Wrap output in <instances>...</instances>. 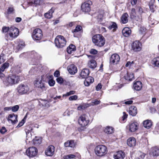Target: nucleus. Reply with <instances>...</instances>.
Wrapping results in <instances>:
<instances>
[{
  "instance_id": "1",
  "label": "nucleus",
  "mask_w": 159,
  "mask_h": 159,
  "mask_svg": "<svg viewBox=\"0 0 159 159\" xmlns=\"http://www.w3.org/2000/svg\"><path fill=\"white\" fill-rule=\"evenodd\" d=\"M145 12L141 6H136L135 8L131 9L130 14V18L134 21L141 22L142 20V15Z\"/></svg>"
},
{
  "instance_id": "2",
  "label": "nucleus",
  "mask_w": 159,
  "mask_h": 159,
  "mask_svg": "<svg viewBox=\"0 0 159 159\" xmlns=\"http://www.w3.org/2000/svg\"><path fill=\"white\" fill-rule=\"evenodd\" d=\"M86 114L81 115L78 119V123L81 126L78 128V130L79 132H82L86 129V126H88L90 124V120L86 118Z\"/></svg>"
},
{
  "instance_id": "3",
  "label": "nucleus",
  "mask_w": 159,
  "mask_h": 159,
  "mask_svg": "<svg viewBox=\"0 0 159 159\" xmlns=\"http://www.w3.org/2000/svg\"><path fill=\"white\" fill-rule=\"evenodd\" d=\"M92 41L94 44L99 47L103 46L105 43V39L101 34H96L92 38Z\"/></svg>"
},
{
  "instance_id": "4",
  "label": "nucleus",
  "mask_w": 159,
  "mask_h": 159,
  "mask_svg": "<svg viewBox=\"0 0 159 159\" xmlns=\"http://www.w3.org/2000/svg\"><path fill=\"white\" fill-rule=\"evenodd\" d=\"M94 150L96 154L98 156L100 157L104 156L108 152L107 147L103 145L97 146L95 147Z\"/></svg>"
},
{
  "instance_id": "5",
  "label": "nucleus",
  "mask_w": 159,
  "mask_h": 159,
  "mask_svg": "<svg viewBox=\"0 0 159 159\" xmlns=\"http://www.w3.org/2000/svg\"><path fill=\"white\" fill-rule=\"evenodd\" d=\"M54 42L56 47L57 48H62L65 46L66 41L64 36L59 35L56 37Z\"/></svg>"
},
{
  "instance_id": "6",
  "label": "nucleus",
  "mask_w": 159,
  "mask_h": 159,
  "mask_svg": "<svg viewBox=\"0 0 159 159\" xmlns=\"http://www.w3.org/2000/svg\"><path fill=\"white\" fill-rule=\"evenodd\" d=\"M32 37L35 41H39L43 38V34L42 30L39 28L35 29L33 31Z\"/></svg>"
},
{
  "instance_id": "7",
  "label": "nucleus",
  "mask_w": 159,
  "mask_h": 159,
  "mask_svg": "<svg viewBox=\"0 0 159 159\" xmlns=\"http://www.w3.org/2000/svg\"><path fill=\"white\" fill-rule=\"evenodd\" d=\"M16 90L19 95H22L28 93L29 88L27 85L21 84L18 86Z\"/></svg>"
},
{
  "instance_id": "8",
  "label": "nucleus",
  "mask_w": 159,
  "mask_h": 159,
  "mask_svg": "<svg viewBox=\"0 0 159 159\" xmlns=\"http://www.w3.org/2000/svg\"><path fill=\"white\" fill-rule=\"evenodd\" d=\"M20 80V78L18 76L14 75H9L6 79L7 84L10 85L18 83Z\"/></svg>"
},
{
  "instance_id": "9",
  "label": "nucleus",
  "mask_w": 159,
  "mask_h": 159,
  "mask_svg": "<svg viewBox=\"0 0 159 159\" xmlns=\"http://www.w3.org/2000/svg\"><path fill=\"white\" fill-rule=\"evenodd\" d=\"M38 153V149L34 147L28 148L25 152L26 155L30 158H33L35 157Z\"/></svg>"
},
{
  "instance_id": "10",
  "label": "nucleus",
  "mask_w": 159,
  "mask_h": 159,
  "mask_svg": "<svg viewBox=\"0 0 159 159\" xmlns=\"http://www.w3.org/2000/svg\"><path fill=\"white\" fill-rule=\"evenodd\" d=\"M92 4V2L90 0L85 2L81 4V10L83 12H89L90 11L91 6Z\"/></svg>"
},
{
  "instance_id": "11",
  "label": "nucleus",
  "mask_w": 159,
  "mask_h": 159,
  "mask_svg": "<svg viewBox=\"0 0 159 159\" xmlns=\"http://www.w3.org/2000/svg\"><path fill=\"white\" fill-rule=\"evenodd\" d=\"M19 33V30L17 28L13 26L10 28V30L8 35L12 39L16 38L18 36Z\"/></svg>"
},
{
  "instance_id": "12",
  "label": "nucleus",
  "mask_w": 159,
  "mask_h": 159,
  "mask_svg": "<svg viewBox=\"0 0 159 159\" xmlns=\"http://www.w3.org/2000/svg\"><path fill=\"white\" fill-rule=\"evenodd\" d=\"M131 48L133 51L138 52L140 51L142 48V44L139 41H134L131 45Z\"/></svg>"
},
{
  "instance_id": "13",
  "label": "nucleus",
  "mask_w": 159,
  "mask_h": 159,
  "mask_svg": "<svg viewBox=\"0 0 159 159\" xmlns=\"http://www.w3.org/2000/svg\"><path fill=\"white\" fill-rule=\"evenodd\" d=\"M139 125V123L136 121L130 123L129 125V129L131 132H134L138 130Z\"/></svg>"
},
{
  "instance_id": "14",
  "label": "nucleus",
  "mask_w": 159,
  "mask_h": 159,
  "mask_svg": "<svg viewBox=\"0 0 159 159\" xmlns=\"http://www.w3.org/2000/svg\"><path fill=\"white\" fill-rule=\"evenodd\" d=\"M120 57L117 53L112 54L110 59V63L111 64L115 65L118 63L120 61Z\"/></svg>"
},
{
  "instance_id": "15",
  "label": "nucleus",
  "mask_w": 159,
  "mask_h": 159,
  "mask_svg": "<svg viewBox=\"0 0 159 159\" xmlns=\"http://www.w3.org/2000/svg\"><path fill=\"white\" fill-rule=\"evenodd\" d=\"M55 147L51 145L46 148L45 151V154L47 156L52 157L54 153Z\"/></svg>"
},
{
  "instance_id": "16",
  "label": "nucleus",
  "mask_w": 159,
  "mask_h": 159,
  "mask_svg": "<svg viewBox=\"0 0 159 159\" xmlns=\"http://www.w3.org/2000/svg\"><path fill=\"white\" fill-rule=\"evenodd\" d=\"M18 116L14 113H11L8 115L7 120L8 121H10L13 125L15 124L18 121L17 118Z\"/></svg>"
},
{
  "instance_id": "17",
  "label": "nucleus",
  "mask_w": 159,
  "mask_h": 159,
  "mask_svg": "<svg viewBox=\"0 0 159 159\" xmlns=\"http://www.w3.org/2000/svg\"><path fill=\"white\" fill-rule=\"evenodd\" d=\"M125 157V153L122 150L117 151L113 155L114 159H124Z\"/></svg>"
},
{
  "instance_id": "18",
  "label": "nucleus",
  "mask_w": 159,
  "mask_h": 159,
  "mask_svg": "<svg viewBox=\"0 0 159 159\" xmlns=\"http://www.w3.org/2000/svg\"><path fill=\"white\" fill-rule=\"evenodd\" d=\"M124 79L126 80V83H129L134 79V74L132 73L127 72V74L123 77Z\"/></svg>"
},
{
  "instance_id": "19",
  "label": "nucleus",
  "mask_w": 159,
  "mask_h": 159,
  "mask_svg": "<svg viewBox=\"0 0 159 159\" xmlns=\"http://www.w3.org/2000/svg\"><path fill=\"white\" fill-rule=\"evenodd\" d=\"M13 61V58H10L5 62L3 63L1 67V70L2 72H3L6 69H7L10 66L9 63L12 62Z\"/></svg>"
},
{
  "instance_id": "20",
  "label": "nucleus",
  "mask_w": 159,
  "mask_h": 159,
  "mask_svg": "<svg viewBox=\"0 0 159 159\" xmlns=\"http://www.w3.org/2000/svg\"><path fill=\"white\" fill-rule=\"evenodd\" d=\"M89 69L87 68L83 69L80 72L79 77L81 79L86 78L89 75Z\"/></svg>"
},
{
  "instance_id": "21",
  "label": "nucleus",
  "mask_w": 159,
  "mask_h": 159,
  "mask_svg": "<svg viewBox=\"0 0 159 159\" xmlns=\"http://www.w3.org/2000/svg\"><path fill=\"white\" fill-rule=\"evenodd\" d=\"M128 112L129 115L135 116L138 112L137 108L134 106H131L129 108Z\"/></svg>"
},
{
  "instance_id": "22",
  "label": "nucleus",
  "mask_w": 159,
  "mask_h": 159,
  "mask_svg": "<svg viewBox=\"0 0 159 159\" xmlns=\"http://www.w3.org/2000/svg\"><path fill=\"white\" fill-rule=\"evenodd\" d=\"M83 30L82 26L79 25H77L75 26V28L71 30V32L73 34L74 37H75V35L76 33H83Z\"/></svg>"
},
{
  "instance_id": "23",
  "label": "nucleus",
  "mask_w": 159,
  "mask_h": 159,
  "mask_svg": "<svg viewBox=\"0 0 159 159\" xmlns=\"http://www.w3.org/2000/svg\"><path fill=\"white\" fill-rule=\"evenodd\" d=\"M127 143L130 147H134L136 144V139L134 137H130L127 139Z\"/></svg>"
},
{
  "instance_id": "24",
  "label": "nucleus",
  "mask_w": 159,
  "mask_h": 159,
  "mask_svg": "<svg viewBox=\"0 0 159 159\" xmlns=\"http://www.w3.org/2000/svg\"><path fill=\"white\" fill-rule=\"evenodd\" d=\"M68 70L69 73L71 75H74L77 71L76 67L73 64H71L68 67Z\"/></svg>"
},
{
  "instance_id": "25",
  "label": "nucleus",
  "mask_w": 159,
  "mask_h": 159,
  "mask_svg": "<svg viewBox=\"0 0 159 159\" xmlns=\"http://www.w3.org/2000/svg\"><path fill=\"white\" fill-rule=\"evenodd\" d=\"M129 15L127 12L123 13L120 17V22L121 24H125L128 21Z\"/></svg>"
},
{
  "instance_id": "26",
  "label": "nucleus",
  "mask_w": 159,
  "mask_h": 159,
  "mask_svg": "<svg viewBox=\"0 0 159 159\" xmlns=\"http://www.w3.org/2000/svg\"><path fill=\"white\" fill-rule=\"evenodd\" d=\"M133 87L135 90H140L142 88V84L140 81L135 80L134 83Z\"/></svg>"
},
{
  "instance_id": "27",
  "label": "nucleus",
  "mask_w": 159,
  "mask_h": 159,
  "mask_svg": "<svg viewBox=\"0 0 159 159\" xmlns=\"http://www.w3.org/2000/svg\"><path fill=\"white\" fill-rule=\"evenodd\" d=\"M150 154L153 157L159 156V148L157 146L152 148Z\"/></svg>"
},
{
  "instance_id": "28",
  "label": "nucleus",
  "mask_w": 159,
  "mask_h": 159,
  "mask_svg": "<svg viewBox=\"0 0 159 159\" xmlns=\"http://www.w3.org/2000/svg\"><path fill=\"white\" fill-rule=\"evenodd\" d=\"M131 33V29L129 27H125L122 30V34L125 37H128L130 36Z\"/></svg>"
},
{
  "instance_id": "29",
  "label": "nucleus",
  "mask_w": 159,
  "mask_h": 159,
  "mask_svg": "<svg viewBox=\"0 0 159 159\" xmlns=\"http://www.w3.org/2000/svg\"><path fill=\"white\" fill-rule=\"evenodd\" d=\"M34 127V125L32 123L27 124L25 126V129L26 134H27L31 132Z\"/></svg>"
},
{
  "instance_id": "30",
  "label": "nucleus",
  "mask_w": 159,
  "mask_h": 159,
  "mask_svg": "<svg viewBox=\"0 0 159 159\" xmlns=\"http://www.w3.org/2000/svg\"><path fill=\"white\" fill-rule=\"evenodd\" d=\"M76 50V47L73 44H70L66 49V51L69 54L73 53Z\"/></svg>"
},
{
  "instance_id": "31",
  "label": "nucleus",
  "mask_w": 159,
  "mask_h": 159,
  "mask_svg": "<svg viewBox=\"0 0 159 159\" xmlns=\"http://www.w3.org/2000/svg\"><path fill=\"white\" fill-rule=\"evenodd\" d=\"M35 85L36 87L41 89L42 90L46 89L44 84L42 82L41 80L39 81V80H36L35 84Z\"/></svg>"
},
{
  "instance_id": "32",
  "label": "nucleus",
  "mask_w": 159,
  "mask_h": 159,
  "mask_svg": "<svg viewBox=\"0 0 159 159\" xmlns=\"http://www.w3.org/2000/svg\"><path fill=\"white\" fill-rule=\"evenodd\" d=\"M154 0H151L149 2V6L150 11L152 12L155 11L157 6L154 5Z\"/></svg>"
},
{
  "instance_id": "33",
  "label": "nucleus",
  "mask_w": 159,
  "mask_h": 159,
  "mask_svg": "<svg viewBox=\"0 0 159 159\" xmlns=\"http://www.w3.org/2000/svg\"><path fill=\"white\" fill-rule=\"evenodd\" d=\"M64 145L66 147H70L73 148L75 146V140H68L65 143Z\"/></svg>"
},
{
  "instance_id": "34",
  "label": "nucleus",
  "mask_w": 159,
  "mask_h": 159,
  "mask_svg": "<svg viewBox=\"0 0 159 159\" xmlns=\"http://www.w3.org/2000/svg\"><path fill=\"white\" fill-rule=\"evenodd\" d=\"M33 141L34 144L36 146H37L42 143V138L41 137L36 136L33 139Z\"/></svg>"
},
{
  "instance_id": "35",
  "label": "nucleus",
  "mask_w": 159,
  "mask_h": 159,
  "mask_svg": "<svg viewBox=\"0 0 159 159\" xmlns=\"http://www.w3.org/2000/svg\"><path fill=\"white\" fill-rule=\"evenodd\" d=\"M111 24L108 27V29L109 30H112V31L113 32H115L118 29V26L116 23L114 22H111Z\"/></svg>"
},
{
  "instance_id": "36",
  "label": "nucleus",
  "mask_w": 159,
  "mask_h": 159,
  "mask_svg": "<svg viewBox=\"0 0 159 159\" xmlns=\"http://www.w3.org/2000/svg\"><path fill=\"white\" fill-rule=\"evenodd\" d=\"M88 65L90 68L94 69L97 66V64L95 60L91 59L89 61Z\"/></svg>"
},
{
  "instance_id": "37",
  "label": "nucleus",
  "mask_w": 159,
  "mask_h": 159,
  "mask_svg": "<svg viewBox=\"0 0 159 159\" xmlns=\"http://www.w3.org/2000/svg\"><path fill=\"white\" fill-rule=\"evenodd\" d=\"M54 12V10L52 7L47 13H45L44 16L47 19H51L52 17V13Z\"/></svg>"
},
{
  "instance_id": "38",
  "label": "nucleus",
  "mask_w": 159,
  "mask_h": 159,
  "mask_svg": "<svg viewBox=\"0 0 159 159\" xmlns=\"http://www.w3.org/2000/svg\"><path fill=\"white\" fill-rule=\"evenodd\" d=\"M143 125L145 128L149 129L151 128L152 125V122L150 120H147L143 122Z\"/></svg>"
},
{
  "instance_id": "39",
  "label": "nucleus",
  "mask_w": 159,
  "mask_h": 159,
  "mask_svg": "<svg viewBox=\"0 0 159 159\" xmlns=\"http://www.w3.org/2000/svg\"><path fill=\"white\" fill-rule=\"evenodd\" d=\"M123 116L119 119V121L121 123H123L125 122L127 118L128 115L125 112H123Z\"/></svg>"
},
{
  "instance_id": "40",
  "label": "nucleus",
  "mask_w": 159,
  "mask_h": 159,
  "mask_svg": "<svg viewBox=\"0 0 159 159\" xmlns=\"http://www.w3.org/2000/svg\"><path fill=\"white\" fill-rule=\"evenodd\" d=\"M104 132L107 134H111L113 133L114 129L112 127L107 126L104 130Z\"/></svg>"
},
{
  "instance_id": "41",
  "label": "nucleus",
  "mask_w": 159,
  "mask_h": 159,
  "mask_svg": "<svg viewBox=\"0 0 159 159\" xmlns=\"http://www.w3.org/2000/svg\"><path fill=\"white\" fill-rule=\"evenodd\" d=\"M40 0H30L29 3L31 5H33L36 7L37 5H40Z\"/></svg>"
},
{
  "instance_id": "42",
  "label": "nucleus",
  "mask_w": 159,
  "mask_h": 159,
  "mask_svg": "<svg viewBox=\"0 0 159 159\" xmlns=\"http://www.w3.org/2000/svg\"><path fill=\"white\" fill-rule=\"evenodd\" d=\"M152 64L155 66L159 67V57L154 58L152 61Z\"/></svg>"
},
{
  "instance_id": "43",
  "label": "nucleus",
  "mask_w": 159,
  "mask_h": 159,
  "mask_svg": "<svg viewBox=\"0 0 159 159\" xmlns=\"http://www.w3.org/2000/svg\"><path fill=\"white\" fill-rule=\"evenodd\" d=\"M137 155H138L137 159H143L145 156V154L139 151L138 152Z\"/></svg>"
},
{
  "instance_id": "44",
  "label": "nucleus",
  "mask_w": 159,
  "mask_h": 159,
  "mask_svg": "<svg viewBox=\"0 0 159 159\" xmlns=\"http://www.w3.org/2000/svg\"><path fill=\"white\" fill-rule=\"evenodd\" d=\"M76 156L75 155L70 154L67 155H65L63 157V159H71L75 158Z\"/></svg>"
},
{
  "instance_id": "45",
  "label": "nucleus",
  "mask_w": 159,
  "mask_h": 159,
  "mask_svg": "<svg viewBox=\"0 0 159 159\" xmlns=\"http://www.w3.org/2000/svg\"><path fill=\"white\" fill-rule=\"evenodd\" d=\"M10 30V28L9 27H6L4 26L2 28V32L3 33H8V34L9 33Z\"/></svg>"
},
{
  "instance_id": "46",
  "label": "nucleus",
  "mask_w": 159,
  "mask_h": 159,
  "mask_svg": "<svg viewBox=\"0 0 159 159\" xmlns=\"http://www.w3.org/2000/svg\"><path fill=\"white\" fill-rule=\"evenodd\" d=\"M76 22H70L67 24L66 25V26L68 28H71L72 27L75 26Z\"/></svg>"
},
{
  "instance_id": "47",
  "label": "nucleus",
  "mask_w": 159,
  "mask_h": 159,
  "mask_svg": "<svg viewBox=\"0 0 159 159\" xmlns=\"http://www.w3.org/2000/svg\"><path fill=\"white\" fill-rule=\"evenodd\" d=\"M19 108V107L18 105H16L13 107H11V110L12 112H16L18 111Z\"/></svg>"
},
{
  "instance_id": "48",
  "label": "nucleus",
  "mask_w": 159,
  "mask_h": 159,
  "mask_svg": "<svg viewBox=\"0 0 159 159\" xmlns=\"http://www.w3.org/2000/svg\"><path fill=\"white\" fill-rule=\"evenodd\" d=\"M5 55L4 54L2 53L0 55V64L3 63L6 60L5 58Z\"/></svg>"
},
{
  "instance_id": "49",
  "label": "nucleus",
  "mask_w": 159,
  "mask_h": 159,
  "mask_svg": "<svg viewBox=\"0 0 159 159\" xmlns=\"http://www.w3.org/2000/svg\"><path fill=\"white\" fill-rule=\"evenodd\" d=\"M75 93V91L74 90H71L69 92H67L66 94L63 95V97L68 96L70 95L74 94Z\"/></svg>"
},
{
  "instance_id": "50",
  "label": "nucleus",
  "mask_w": 159,
  "mask_h": 159,
  "mask_svg": "<svg viewBox=\"0 0 159 159\" xmlns=\"http://www.w3.org/2000/svg\"><path fill=\"white\" fill-rule=\"evenodd\" d=\"M14 10L13 7H9L7 12V14L13 13Z\"/></svg>"
},
{
  "instance_id": "51",
  "label": "nucleus",
  "mask_w": 159,
  "mask_h": 159,
  "mask_svg": "<svg viewBox=\"0 0 159 159\" xmlns=\"http://www.w3.org/2000/svg\"><path fill=\"white\" fill-rule=\"evenodd\" d=\"M89 53L91 54L96 55L97 54L98 51L95 49L92 48L90 50Z\"/></svg>"
},
{
  "instance_id": "52",
  "label": "nucleus",
  "mask_w": 159,
  "mask_h": 159,
  "mask_svg": "<svg viewBox=\"0 0 159 159\" xmlns=\"http://www.w3.org/2000/svg\"><path fill=\"white\" fill-rule=\"evenodd\" d=\"M86 80L89 81L91 84L93 83L94 81V79L93 77L91 76L87 77L86 78Z\"/></svg>"
},
{
  "instance_id": "53",
  "label": "nucleus",
  "mask_w": 159,
  "mask_h": 159,
  "mask_svg": "<svg viewBox=\"0 0 159 159\" xmlns=\"http://www.w3.org/2000/svg\"><path fill=\"white\" fill-rule=\"evenodd\" d=\"M78 98L77 95H74L70 96L69 98V100L70 101L76 100Z\"/></svg>"
},
{
  "instance_id": "54",
  "label": "nucleus",
  "mask_w": 159,
  "mask_h": 159,
  "mask_svg": "<svg viewBox=\"0 0 159 159\" xmlns=\"http://www.w3.org/2000/svg\"><path fill=\"white\" fill-rule=\"evenodd\" d=\"M24 46V45L22 43H19L17 46L16 49L17 50H19L21 49Z\"/></svg>"
},
{
  "instance_id": "55",
  "label": "nucleus",
  "mask_w": 159,
  "mask_h": 159,
  "mask_svg": "<svg viewBox=\"0 0 159 159\" xmlns=\"http://www.w3.org/2000/svg\"><path fill=\"white\" fill-rule=\"evenodd\" d=\"M48 84L51 86H53L55 84V81L53 79H50L48 81Z\"/></svg>"
},
{
  "instance_id": "56",
  "label": "nucleus",
  "mask_w": 159,
  "mask_h": 159,
  "mask_svg": "<svg viewBox=\"0 0 159 159\" xmlns=\"http://www.w3.org/2000/svg\"><path fill=\"white\" fill-rule=\"evenodd\" d=\"M7 131V130L5 127H2V128L0 129V132L2 134H4Z\"/></svg>"
},
{
  "instance_id": "57",
  "label": "nucleus",
  "mask_w": 159,
  "mask_h": 159,
  "mask_svg": "<svg viewBox=\"0 0 159 159\" xmlns=\"http://www.w3.org/2000/svg\"><path fill=\"white\" fill-rule=\"evenodd\" d=\"M139 32L141 34H144L145 32L146 31V29L145 28L143 27H140L139 29Z\"/></svg>"
},
{
  "instance_id": "58",
  "label": "nucleus",
  "mask_w": 159,
  "mask_h": 159,
  "mask_svg": "<svg viewBox=\"0 0 159 159\" xmlns=\"http://www.w3.org/2000/svg\"><path fill=\"white\" fill-rule=\"evenodd\" d=\"M57 82L59 84H61L63 83V79L61 77H59L56 79Z\"/></svg>"
},
{
  "instance_id": "59",
  "label": "nucleus",
  "mask_w": 159,
  "mask_h": 159,
  "mask_svg": "<svg viewBox=\"0 0 159 159\" xmlns=\"http://www.w3.org/2000/svg\"><path fill=\"white\" fill-rule=\"evenodd\" d=\"M139 0H131L130 3L132 6H134L136 5Z\"/></svg>"
},
{
  "instance_id": "60",
  "label": "nucleus",
  "mask_w": 159,
  "mask_h": 159,
  "mask_svg": "<svg viewBox=\"0 0 159 159\" xmlns=\"http://www.w3.org/2000/svg\"><path fill=\"white\" fill-rule=\"evenodd\" d=\"M86 108L85 106L84 105H81L77 107V109L78 110H84Z\"/></svg>"
},
{
  "instance_id": "61",
  "label": "nucleus",
  "mask_w": 159,
  "mask_h": 159,
  "mask_svg": "<svg viewBox=\"0 0 159 159\" xmlns=\"http://www.w3.org/2000/svg\"><path fill=\"white\" fill-rule=\"evenodd\" d=\"M54 76L55 77H57L60 75V72L59 70H57L54 72Z\"/></svg>"
},
{
  "instance_id": "62",
  "label": "nucleus",
  "mask_w": 159,
  "mask_h": 159,
  "mask_svg": "<svg viewBox=\"0 0 159 159\" xmlns=\"http://www.w3.org/2000/svg\"><path fill=\"white\" fill-rule=\"evenodd\" d=\"M102 86L101 83H99L96 87V90L97 91L99 90L102 89Z\"/></svg>"
},
{
  "instance_id": "63",
  "label": "nucleus",
  "mask_w": 159,
  "mask_h": 159,
  "mask_svg": "<svg viewBox=\"0 0 159 159\" xmlns=\"http://www.w3.org/2000/svg\"><path fill=\"white\" fill-rule=\"evenodd\" d=\"M100 102H101L100 100H98L97 99H95L93 102H92V103L93 105H97L100 104Z\"/></svg>"
},
{
  "instance_id": "64",
  "label": "nucleus",
  "mask_w": 159,
  "mask_h": 159,
  "mask_svg": "<svg viewBox=\"0 0 159 159\" xmlns=\"http://www.w3.org/2000/svg\"><path fill=\"white\" fill-rule=\"evenodd\" d=\"M134 61H132L131 62L130 61H128L125 64V66L127 67L128 66H130L132 64H134Z\"/></svg>"
}]
</instances>
